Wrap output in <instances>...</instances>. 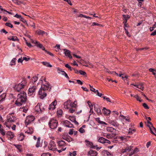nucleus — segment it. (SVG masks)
Returning a JSON list of instances; mask_svg holds the SVG:
<instances>
[{
	"label": "nucleus",
	"mask_w": 156,
	"mask_h": 156,
	"mask_svg": "<svg viewBox=\"0 0 156 156\" xmlns=\"http://www.w3.org/2000/svg\"><path fill=\"white\" fill-rule=\"evenodd\" d=\"M76 102L75 101L73 102H70V106L71 107V108L75 107L76 108V107L77 105L76 104Z\"/></svg>",
	"instance_id": "nucleus-33"
},
{
	"label": "nucleus",
	"mask_w": 156,
	"mask_h": 156,
	"mask_svg": "<svg viewBox=\"0 0 156 156\" xmlns=\"http://www.w3.org/2000/svg\"><path fill=\"white\" fill-rule=\"evenodd\" d=\"M15 104L17 106H19L20 105V100L19 99H17L15 102Z\"/></svg>",
	"instance_id": "nucleus-63"
},
{
	"label": "nucleus",
	"mask_w": 156,
	"mask_h": 156,
	"mask_svg": "<svg viewBox=\"0 0 156 156\" xmlns=\"http://www.w3.org/2000/svg\"><path fill=\"white\" fill-rule=\"evenodd\" d=\"M95 111L97 112V114L99 115L101 114V110L100 109L99 106L97 104L94 105Z\"/></svg>",
	"instance_id": "nucleus-9"
},
{
	"label": "nucleus",
	"mask_w": 156,
	"mask_h": 156,
	"mask_svg": "<svg viewBox=\"0 0 156 156\" xmlns=\"http://www.w3.org/2000/svg\"><path fill=\"white\" fill-rule=\"evenodd\" d=\"M63 50L66 56H68L70 59L72 58V57L71 54V52L69 50L66 49H64Z\"/></svg>",
	"instance_id": "nucleus-13"
},
{
	"label": "nucleus",
	"mask_w": 156,
	"mask_h": 156,
	"mask_svg": "<svg viewBox=\"0 0 156 156\" xmlns=\"http://www.w3.org/2000/svg\"><path fill=\"white\" fill-rule=\"evenodd\" d=\"M23 39L26 41V43L27 46H28L29 47H31L32 46L31 44L30 43H28L27 42V41L26 40V38H25L24 37Z\"/></svg>",
	"instance_id": "nucleus-60"
},
{
	"label": "nucleus",
	"mask_w": 156,
	"mask_h": 156,
	"mask_svg": "<svg viewBox=\"0 0 156 156\" xmlns=\"http://www.w3.org/2000/svg\"><path fill=\"white\" fill-rule=\"evenodd\" d=\"M35 118L34 116L32 115H29L27 117L25 120L26 124L28 125L29 124L33 122L34 119Z\"/></svg>",
	"instance_id": "nucleus-6"
},
{
	"label": "nucleus",
	"mask_w": 156,
	"mask_h": 156,
	"mask_svg": "<svg viewBox=\"0 0 156 156\" xmlns=\"http://www.w3.org/2000/svg\"><path fill=\"white\" fill-rule=\"evenodd\" d=\"M98 141V142L103 144L107 143L109 144L111 143L110 141L102 137L99 138Z\"/></svg>",
	"instance_id": "nucleus-8"
},
{
	"label": "nucleus",
	"mask_w": 156,
	"mask_h": 156,
	"mask_svg": "<svg viewBox=\"0 0 156 156\" xmlns=\"http://www.w3.org/2000/svg\"><path fill=\"white\" fill-rule=\"evenodd\" d=\"M19 84H18V86H15L14 87V88L15 90H16L19 92V91H20V88L19 87H19Z\"/></svg>",
	"instance_id": "nucleus-57"
},
{
	"label": "nucleus",
	"mask_w": 156,
	"mask_h": 156,
	"mask_svg": "<svg viewBox=\"0 0 156 156\" xmlns=\"http://www.w3.org/2000/svg\"><path fill=\"white\" fill-rule=\"evenodd\" d=\"M48 148L49 150L55 151L57 149L56 147L55 142L53 141H51L49 143Z\"/></svg>",
	"instance_id": "nucleus-5"
},
{
	"label": "nucleus",
	"mask_w": 156,
	"mask_h": 156,
	"mask_svg": "<svg viewBox=\"0 0 156 156\" xmlns=\"http://www.w3.org/2000/svg\"><path fill=\"white\" fill-rule=\"evenodd\" d=\"M89 86H90V90L91 91L95 93L96 90H95V89L94 88H93L92 86H91L90 85H89Z\"/></svg>",
	"instance_id": "nucleus-59"
},
{
	"label": "nucleus",
	"mask_w": 156,
	"mask_h": 156,
	"mask_svg": "<svg viewBox=\"0 0 156 156\" xmlns=\"http://www.w3.org/2000/svg\"><path fill=\"white\" fill-rule=\"evenodd\" d=\"M135 130L134 129L129 128V131L128 133V134L131 135L133 133V132H135Z\"/></svg>",
	"instance_id": "nucleus-36"
},
{
	"label": "nucleus",
	"mask_w": 156,
	"mask_h": 156,
	"mask_svg": "<svg viewBox=\"0 0 156 156\" xmlns=\"http://www.w3.org/2000/svg\"><path fill=\"white\" fill-rule=\"evenodd\" d=\"M37 87L35 86H32V87L29 88V89L28 94L30 96H31L33 95H35V91Z\"/></svg>",
	"instance_id": "nucleus-7"
},
{
	"label": "nucleus",
	"mask_w": 156,
	"mask_h": 156,
	"mask_svg": "<svg viewBox=\"0 0 156 156\" xmlns=\"http://www.w3.org/2000/svg\"><path fill=\"white\" fill-rule=\"evenodd\" d=\"M132 147L131 146L128 147H126L125 149L124 152H126L127 151H129L131 150Z\"/></svg>",
	"instance_id": "nucleus-38"
},
{
	"label": "nucleus",
	"mask_w": 156,
	"mask_h": 156,
	"mask_svg": "<svg viewBox=\"0 0 156 156\" xmlns=\"http://www.w3.org/2000/svg\"><path fill=\"white\" fill-rule=\"evenodd\" d=\"M35 110L38 113H41L43 111L41 109L40 104L39 103L35 107Z\"/></svg>",
	"instance_id": "nucleus-15"
},
{
	"label": "nucleus",
	"mask_w": 156,
	"mask_h": 156,
	"mask_svg": "<svg viewBox=\"0 0 156 156\" xmlns=\"http://www.w3.org/2000/svg\"><path fill=\"white\" fill-rule=\"evenodd\" d=\"M0 133L3 136H4L5 135V132L2 129H0Z\"/></svg>",
	"instance_id": "nucleus-53"
},
{
	"label": "nucleus",
	"mask_w": 156,
	"mask_h": 156,
	"mask_svg": "<svg viewBox=\"0 0 156 156\" xmlns=\"http://www.w3.org/2000/svg\"><path fill=\"white\" fill-rule=\"evenodd\" d=\"M38 79L37 77L36 76H34L33 77L32 79V81L33 83H35L36 82Z\"/></svg>",
	"instance_id": "nucleus-50"
},
{
	"label": "nucleus",
	"mask_w": 156,
	"mask_h": 156,
	"mask_svg": "<svg viewBox=\"0 0 156 156\" xmlns=\"http://www.w3.org/2000/svg\"><path fill=\"white\" fill-rule=\"evenodd\" d=\"M69 119L71 121L73 122L76 119L75 118L72 116H69Z\"/></svg>",
	"instance_id": "nucleus-58"
},
{
	"label": "nucleus",
	"mask_w": 156,
	"mask_h": 156,
	"mask_svg": "<svg viewBox=\"0 0 156 156\" xmlns=\"http://www.w3.org/2000/svg\"><path fill=\"white\" fill-rule=\"evenodd\" d=\"M20 83V99L21 102H25L27 100V96L24 91L27 88V82L26 79H23Z\"/></svg>",
	"instance_id": "nucleus-1"
},
{
	"label": "nucleus",
	"mask_w": 156,
	"mask_h": 156,
	"mask_svg": "<svg viewBox=\"0 0 156 156\" xmlns=\"http://www.w3.org/2000/svg\"><path fill=\"white\" fill-rule=\"evenodd\" d=\"M102 154L103 156H109L111 155V154L107 151L103 150L102 152Z\"/></svg>",
	"instance_id": "nucleus-22"
},
{
	"label": "nucleus",
	"mask_w": 156,
	"mask_h": 156,
	"mask_svg": "<svg viewBox=\"0 0 156 156\" xmlns=\"http://www.w3.org/2000/svg\"><path fill=\"white\" fill-rule=\"evenodd\" d=\"M66 148V147H65L64 148H63V147H62L61 148H60V149L59 150H58L57 149H56V150H57L59 153H60V152H61L62 151H64L65 150Z\"/></svg>",
	"instance_id": "nucleus-52"
},
{
	"label": "nucleus",
	"mask_w": 156,
	"mask_h": 156,
	"mask_svg": "<svg viewBox=\"0 0 156 156\" xmlns=\"http://www.w3.org/2000/svg\"><path fill=\"white\" fill-rule=\"evenodd\" d=\"M7 135L8 137L10 138L11 139L13 138L14 136V134L13 133L10 131L8 132L7 133Z\"/></svg>",
	"instance_id": "nucleus-24"
},
{
	"label": "nucleus",
	"mask_w": 156,
	"mask_h": 156,
	"mask_svg": "<svg viewBox=\"0 0 156 156\" xmlns=\"http://www.w3.org/2000/svg\"><path fill=\"white\" fill-rule=\"evenodd\" d=\"M50 154L49 153H43L42 154L41 156H50Z\"/></svg>",
	"instance_id": "nucleus-64"
},
{
	"label": "nucleus",
	"mask_w": 156,
	"mask_h": 156,
	"mask_svg": "<svg viewBox=\"0 0 156 156\" xmlns=\"http://www.w3.org/2000/svg\"><path fill=\"white\" fill-rule=\"evenodd\" d=\"M149 71L152 72L153 75H155L156 74V70L154 69L150 68L149 69Z\"/></svg>",
	"instance_id": "nucleus-37"
},
{
	"label": "nucleus",
	"mask_w": 156,
	"mask_h": 156,
	"mask_svg": "<svg viewBox=\"0 0 156 156\" xmlns=\"http://www.w3.org/2000/svg\"><path fill=\"white\" fill-rule=\"evenodd\" d=\"M121 73V72H120V73L119 74L118 73H116L115 72H112V73L113 74H115V75L116 74L117 76H121L122 75H123V74Z\"/></svg>",
	"instance_id": "nucleus-51"
},
{
	"label": "nucleus",
	"mask_w": 156,
	"mask_h": 156,
	"mask_svg": "<svg viewBox=\"0 0 156 156\" xmlns=\"http://www.w3.org/2000/svg\"><path fill=\"white\" fill-rule=\"evenodd\" d=\"M27 37L30 40V41L33 44H34L36 45V41H34L32 39H31V36L29 35H27Z\"/></svg>",
	"instance_id": "nucleus-44"
},
{
	"label": "nucleus",
	"mask_w": 156,
	"mask_h": 156,
	"mask_svg": "<svg viewBox=\"0 0 156 156\" xmlns=\"http://www.w3.org/2000/svg\"><path fill=\"white\" fill-rule=\"evenodd\" d=\"M85 142L86 143V145L87 146L92 148L93 145V144L92 142L87 140H85Z\"/></svg>",
	"instance_id": "nucleus-20"
},
{
	"label": "nucleus",
	"mask_w": 156,
	"mask_h": 156,
	"mask_svg": "<svg viewBox=\"0 0 156 156\" xmlns=\"http://www.w3.org/2000/svg\"><path fill=\"white\" fill-rule=\"evenodd\" d=\"M8 39L9 40H12L13 41H19V40L17 37L15 36H12L11 38H8Z\"/></svg>",
	"instance_id": "nucleus-31"
},
{
	"label": "nucleus",
	"mask_w": 156,
	"mask_h": 156,
	"mask_svg": "<svg viewBox=\"0 0 156 156\" xmlns=\"http://www.w3.org/2000/svg\"><path fill=\"white\" fill-rule=\"evenodd\" d=\"M156 27V23L153 25L152 27L150 28L149 30L150 31H152L154 30V29Z\"/></svg>",
	"instance_id": "nucleus-47"
},
{
	"label": "nucleus",
	"mask_w": 156,
	"mask_h": 156,
	"mask_svg": "<svg viewBox=\"0 0 156 156\" xmlns=\"http://www.w3.org/2000/svg\"><path fill=\"white\" fill-rule=\"evenodd\" d=\"M37 33L39 35H43L45 34V32L43 30H39L36 31Z\"/></svg>",
	"instance_id": "nucleus-26"
},
{
	"label": "nucleus",
	"mask_w": 156,
	"mask_h": 156,
	"mask_svg": "<svg viewBox=\"0 0 156 156\" xmlns=\"http://www.w3.org/2000/svg\"><path fill=\"white\" fill-rule=\"evenodd\" d=\"M57 71L58 73L60 74V72H61L62 73L61 74L62 75H64V73H66L65 71L62 70L61 69H60L59 68H57Z\"/></svg>",
	"instance_id": "nucleus-35"
},
{
	"label": "nucleus",
	"mask_w": 156,
	"mask_h": 156,
	"mask_svg": "<svg viewBox=\"0 0 156 156\" xmlns=\"http://www.w3.org/2000/svg\"><path fill=\"white\" fill-rule=\"evenodd\" d=\"M24 18L23 16H22L21 15H20V21L22 22L23 23L26 24L27 22L26 21V18Z\"/></svg>",
	"instance_id": "nucleus-32"
},
{
	"label": "nucleus",
	"mask_w": 156,
	"mask_h": 156,
	"mask_svg": "<svg viewBox=\"0 0 156 156\" xmlns=\"http://www.w3.org/2000/svg\"><path fill=\"white\" fill-rule=\"evenodd\" d=\"M30 59L29 58H27L26 57H23L22 58V57H21V58H20V63L23 64V60H25L26 61H28Z\"/></svg>",
	"instance_id": "nucleus-25"
},
{
	"label": "nucleus",
	"mask_w": 156,
	"mask_h": 156,
	"mask_svg": "<svg viewBox=\"0 0 156 156\" xmlns=\"http://www.w3.org/2000/svg\"><path fill=\"white\" fill-rule=\"evenodd\" d=\"M58 122L53 119H51L49 122V125L51 128L54 129L57 127Z\"/></svg>",
	"instance_id": "nucleus-4"
},
{
	"label": "nucleus",
	"mask_w": 156,
	"mask_h": 156,
	"mask_svg": "<svg viewBox=\"0 0 156 156\" xmlns=\"http://www.w3.org/2000/svg\"><path fill=\"white\" fill-rule=\"evenodd\" d=\"M27 37L30 40V41L33 44H34L36 45V41H34L32 39H31V36L29 35H27Z\"/></svg>",
	"instance_id": "nucleus-43"
},
{
	"label": "nucleus",
	"mask_w": 156,
	"mask_h": 156,
	"mask_svg": "<svg viewBox=\"0 0 156 156\" xmlns=\"http://www.w3.org/2000/svg\"><path fill=\"white\" fill-rule=\"evenodd\" d=\"M95 119H96V121H97L98 122V123H99L100 124H103V125H106L107 124V123H105V122L100 121V119L99 117L96 118Z\"/></svg>",
	"instance_id": "nucleus-29"
},
{
	"label": "nucleus",
	"mask_w": 156,
	"mask_h": 156,
	"mask_svg": "<svg viewBox=\"0 0 156 156\" xmlns=\"http://www.w3.org/2000/svg\"><path fill=\"white\" fill-rule=\"evenodd\" d=\"M65 66L66 67L69 69V70H70V71H72V69H73V68H72L68 64H66L65 65Z\"/></svg>",
	"instance_id": "nucleus-49"
},
{
	"label": "nucleus",
	"mask_w": 156,
	"mask_h": 156,
	"mask_svg": "<svg viewBox=\"0 0 156 156\" xmlns=\"http://www.w3.org/2000/svg\"><path fill=\"white\" fill-rule=\"evenodd\" d=\"M16 120V118L14 116V113L9 114L7 116V119L4 123V125H5L7 127L9 128V127L10 126V123L14 122Z\"/></svg>",
	"instance_id": "nucleus-3"
},
{
	"label": "nucleus",
	"mask_w": 156,
	"mask_h": 156,
	"mask_svg": "<svg viewBox=\"0 0 156 156\" xmlns=\"http://www.w3.org/2000/svg\"><path fill=\"white\" fill-rule=\"evenodd\" d=\"M64 140L67 141L68 142H70L73 141V139L69 135H64L62 136Z\"/></svg>",
	"instance_id": "nucleus-12"
},
{
	"label": "nucleus",
	"mask_w": 156,
	"mask_h": 156,
	"mask_svg": "<svg viewBox=\"0 0 156 156\" xmlns=\"http://www.w3.org/2000/svg\"><path fill=\"white\" fill-rule=\"evenodd\" d=\"M57 113L58 115H61L62 114L63 111L62 110L59 109Z\"/></svg>",
	"instance_id": "nucleus-48"
},
{
	"label": "nucleus",
	"mask_w": 156,
	"mask_h": 156,
	"mask_svg": "<svg viewBox=\"0 0 156 156\" xmlns=\"http://www.w3.org/2000/svg\"><path fill=\"white\" fill-rule=\"evenodd\" d=\"M143 106L146 109H147L149 108L148 106L145 103H144L143 104Z\"/></svg>",
	"instance_id": "nucleus-62"
},
{
	"label": "nucleus",
	"mask_w": 156,
	"mask_h": 156,
	"mask_svg": "<svg viewBox=\"0 0 156 156\" xmlns=\"http://www.w3.org/2000/svg\"><path fill=\"white\" fill-rule=\"evenodd\" d=\"M108 131L112 132H115L116 131V129L112 127H108L107 129Z\"/></svg>",
	"instance_id": "nucleus-27"
},
{
	"label": "nucleus",
	"mask_w": 156,
	"mask_h": 156,
	"mask_svg": "<svg viewBox=\"0 0 156 156\" xmlns=\"http://www.w3.org/2000/svg\"><path fill=\"white\" fill-rule=\"evenodd\" d=\"M52 86L48 83H47L46 85H42L41 88L38 91V94L40 95V98L43 99L47 95V90L49 89V92L51 91Z\"/></svg>",
	"instance_id": "nucleus-2"
},
{
	"label": "nucleus",
	"mask_w": 156,
	"mask_h": 156,
	"mask_svg": "<svg viewBox=\"0 0 156 156\" xmlns=\"http://www.w3.org/2000/svg\"><path fill=\"white\" fill-rule=\"evenodd\" d=\"M88 154L91 156H95L98 155V152L95 151H88Z\"/></svg>",
	"instance_id": "nucleus-17"
},
{
	"label": "nucleus",
	"mask_w": 156,
	"mask_h": 156,
	"mask_svg": "<svg viewBox=\"0 0 156 156\" xmlns=\"http://www.w3.org/2000/svg\"><path fill=\"white\" fill-rule=\"evenodd\" d=\"M105 135H106V138L108 139H111L115 135V134L114 133H112V134H107L105 133Z\"/></svg>",
	"instance_id": "nucleus-28"
},
{
	"label": "nucleus",
	"mask_w": 156,
	"mask_h": 156,
	"mask_svg": "<svg viewBox=\"0 0 156 156\" xmlns=\"http://www.w3.org/2000/svg\"><path fill=\"white\" fill-rule=\"evenodd\" d=\"M79 73L81 75L83 76H85L86 74V73L85 72L83 71L82 70H79Z\"/></svg>",
	"instance_id": "nucleus-56"
},
{
	"label": "nucleus",
	"mask_w": 156,
	"mask_h": 156,
	"mask_svg": "<svg viewBox=\"0 0 156 156\" xmlns=\"http://www.w3.org/2000/svg\"><path fill=\"white\" fill-rule=\"evenodd\" d=\"M36 45L37 46L39 47L42 50L44 51H46V50H45V48L41 44H40L39 42H38L37 41H36Z\"/></svg>",
	"instance_id": "nucleus-21"
},
{
	"label": "nucleus",
	"mask_w": 156,
	"mask_h": 156,
	"mask_svg": "<svg viewBox=\"0 0 156 156\" xmlns=\"http://www.w3.org/2000/svg\"><path fill=\"white\" fill-rule=\"evenodd\" d=\"M103 112L104 115H108L110 114L111 111L109 110H107L105 107L103 108Z\"/></svg>",
	"instance_id": "nucleus-18"
},
{
	"label": "nucleus",
	"mask_w": 156,
	"mask_h": 156,
	"mask_svg": "<svg viewBox=\"0 0 156 156\" xmlns=\"http://www.w3.org/2000/svg\"><path fill=\"white\" fill-rule=\"evenodd\" d=\"M79 131L80 133H83L85 132L84 129H83L82 128H80L79 129Z\"/></svg>",
	"instance_id": "nucleus-61"
},
{
	"label": "nucleus",
	"mask_w": 156,
	"mask_h": 156,
	"mask_svg": "<svg viewBox=\"0 0 156 156\" xmlns=\"http://www.w3.org/2000/svg\"><path fill=\"white\" fill-rule=\"evenodd\" d=\"M25 137L24 135L22 133H20V139H21L20 140V141H22L24 138Z\"/></svg>",
	"instance_id": "nucleus-55"
},
{
	"label": "nucleus",
	"mask_w": 156,
	"mask_h": 156,
	"mask_svg": "<svg viewBox=\"0 0 156 156\" xmlns=\"http://www.w3.org/2000/svg\"><path fill=\"white\" fill-rule=\"evenodd\" d=\"M58 144L59 149L61 148L62 147H63V148L66 147V143L65 142L63 141H59L58 142Z\"/></svg>",
	"instance_id": "nucleus-10"
},
{
	"label": "nucleus",
	"mask_w": 156,
	"mask_h": 156,
	"mask_svg": "<svg viewBox=\"0 0 156 156\" xmlns=\"http://www.w3.org/2000/svg\"><path fill=\"white\" fill-rule=\"evenodd\" d=\"M130 137V136H121L119 137V138L122 140H123L127 139V137Z\"/></svg>",
	"instance_id": "nucleus-41"
},
{
	"label": "nucleus",
	"mask_w": 156,
	"mask_h": 156,
	"mask_svg": "<svg viewBox=\"0 0 156 156\" xmlns=\"http://www.w3.org/2000/svg\"><path fill=\"white\" fill-rule=\"evenodd\" d=\"M6 96L5 93H3L0 95V103H2L5 99Z\"/></svg>",
	"instance_id": "nucleus-23"
},
{
	"label": "nucleus",
	"mask_w": 156,
	"mask_h": 156,
	"mask_svg": "<svg viewBox=\"0 0 156 156\" xmlns=\"http://www.w3.org/2000/svg\"><path fill=\"white\" fill-rule=\"evenodd\" d=\"M134 97L136 99L137 101H139V102H141L142 101V100L140 98L138 95H134Z\"/></svg>",
	"instance_id": "nucleus-46"
},
{
	"label": "nucleus",
	"mask_w": 156,
	"mask_h": 156,
	"mask_svg": "<svg viewBox=\"0 0 156 156\" xmlns=\"http://www.w3.org/2000/svg\"><path fill=\"white\" fill-rule=\"evenodd\" d=\"M108 123L115 126H118L119 125L117 122L113 120H109L108 121Z\"/></svg>",
	"instance_id": "nucleus-16"
},
{
	"label": "nucleus",
	"mask_w": 156,
	"mask_h": 156,
	"mask_svg": "<svg viewBox=\"0 0 156 156\" xmlns=\"http://www.w3.org/2000/svg\"><path fill=\"white\" fill-rule=\"evenodd\" d=\"M40 138L38 137L37 140V143L36 145V147H38L40 146Z\"/></svg>",
	"instance_id": "nucleus-34"
},
{
	"label": "nucleus",
	"mask_w": 156,
	"mask_h": 156,
	"mask_svg": "<svg viewBox=\"0 0 156 156\" xmlns=\"http://www.w3.org/2000/svg\"><path fill=\"white\" fill-rule=\"evenodd\" d=\"M57 101H53L49 107V109L51 110H52L55 108V106L57 104Z\"/></svg>",
	"instance_id": "nucleus-11"
},
{
	"label": "nucleus",
	"mask_w": 156,
	"mask_h": 156,
	"mask_svg": "<svg viewBox=\"0 0 156 156\" xmlns=\"http://www.w3.org/2000/svg\"><path fill=\"white\" fill-rule=\"evenodd\" d=\"M64 125L65 126L68 127L72 128L73 127V124L68 120H66L64 121Z\"/></svg>",
	"instance_id": "nucleus-14"
},
{
	"label": "nucleus",
	"mask_w": 156,
	"mask_h": 156,
	"mask_svg": "<svg viewBox=\"0 0 156 156\" xmlns=\"http://www.w3.org/2000/svg\"><path fill=\"white\" fill-rule=\"evenodd\" d=\"M27 110V109L26 108L20 107V112H22L24 113H26Z\"/></svg>",
	"instance_id": "nucleus-40"
},
{
	"label": "nucleus",
	"mask_w": 156,
	"mask_h": 156,
	"mask_svg": "<svg viewBox=\"0 0 156 156\" xmlns=\"http://www.w3.org/2000/svg\"><path fill=\"white\" fill-rule=\"evenodd\" d=\"M41 63L44 66L47 67H51L52 66L50 65L49 63L47 62H41Z\"/></svg>",
	"instance_id": "nucleus-30"
},
{
	"label": "nucleus",
	"mask_w": 156,
	"mask_h": 156,
	"mask_svg": "<svg viewBox=\"0 0 156 156\" xmlns=\"http://www.w3.org/2000/svg\"><path fill=\"white\" fill-rule=\"evenodd\" d=\"M71 101L68 100L64 102V108H65L69 109V106H70Z\"/></svg>",
	"instance_id": "nucleus-19"
},
{
	"label": "nucleus",
	"mask_w": 156,
	"mask_h": 156,
	"mask_svg": "<svg viewBox=\"0 0 156 156\" xmlns=\"http://www.w3.org/2000/svg\"><path fill=\"white\" fill-rule=\"evenodd\" d=\"M76 108L73 107L69 108V112L71 113H73L76 110Z\"/></svg>",
	"instance_id": "nucleus-42"
},
{
	"label": "nucleus",
	"mask_w": 156,
	"mask_h": 156,
	"mask_svg": "<svg viewBox=\"0 0 156 156\" xmlns=\"http://www.w3.org/2000/svg\"><path fill=\"white\" fill-rule=\"evenodd\" d=\"M16 60V58H13L11 61L10 65L12 66L13 65H14L15 64V61Z\"/></svg>",
	"instance_id": "nucleus-45"
},
{
	"label": "nucleus",
	"mask_w": 156,
	"mask_h": 156,
	"mask_svg": "<svg viewBox=\"0 0 156 156\" xmlns=\"http://www.w3.org/2000/svg\"><path fill=\"white\" fill-rule=\"evenodd\" d=\"M5 25L6 26L10 27L11 28H12L13 27L12 25L10 23H5Z\"/></svg>",
	"instance_id": "nucleus-54"
},
{
	"label": "nucleus",
	"mask_w": 156,
	"mask_h": 156,
	"mask_svg": "<svg viewBox=\"0 0 156 156\" xmlns=\"http://www.w3.org/2000/svg\"><path fill=\"white\" fill-rule=\"evenodd\" d=\"M137 88L139 89H140L142 90H143L144 87L143 86V84L141 83L139 84V85H138Z\"/></svg>",
	"instance_id": "nucleus-39"
}]
</instances>
